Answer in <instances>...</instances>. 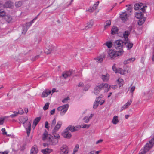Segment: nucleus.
<instances>
[{
  "label": "nucleus",
  "mask_w": 154,
  "mask_h": 154,
  "mask_svg": "<svg viewBox=\"0 0 154 154\" xmlns=\"http://www.w3.org/2000/svg\"><path fill=\"white\" fill-rule=\"evenodd\" d=\"M99 104H100V103H99L95 101L94 103V104L93 105V108H94V109H96L97 108V107H98V106Z\"/></svg>",
  "instance_id": "nucleus-42"
},
{
  "label": "nucleus",
  "mask_w": 154,
  "mask_h": 154,
  "mask_svg": "<svg viewBox=\"0 0 154 154\" xmlns=\"http://www.w3.org/2000/svg\"><path fill=\"white\" fill-rule=\"evenodd\" d=\"M5 19L6 21L8 23H10L12 20V18L9 15H6L5 16Z\"/></svg>",
  "instance_id": "nucleus-30"
},
{
  "label": "nucleus",
  "mask_w": 154,
  "mask_h": 154,
  "mask_svg": "<svg viewBox=\"0 0 154 154\" xmlns=\"http://www.w3.org/2000/svg\"><path fill=\"white\" fill-rule=\"evenodd\" d=\"M117 82L119 84V86L120 88L121 86H122L123 84H124V81L123 79L120 78H119V79L117 80Z\"/></svg>",
  "instance_id": "nucleus-27"
},
{
  "label": "nucleus",
  "mask_w": 154,
  "mask_h": 154,
  "mask_svg": "<svg viewBox=\"0 0 154 154\" xmlns=\"http://www.w3.org/2000/svg\"><path fill=\"white\" fill-rule=\"evenodd\" d=\"M51 91L49 90H46L45 91L43 92L42 95V97H47L51 94Z\"/></svg>",
  "instance_id": "nucleus-21"
},
{
  "label": "nucleus",
  "mask_w": 154,
  "mask_h": 154,
  "mask_svg": "<svg viewBox=\"0 0 154 154\" xmlns=\"http://www.w3.org/2000/svg\"><path fill=\"white\" fill-rule=\"evenodd\" d=\"M103 45H106L108 48H110L111 47H112V44L111 42L109 41V42H107Z\"/></svg>",
  "instance_id": "nucleus-34"
},
{
  "label": "nucleus",
  "mask_w": 154,
  "mask_h": 154,
  "mask_svg": "<svg viewBox=\"0 0 154 154\" xmlns=\"http://www.w3.org/2000/svg\"><path fill=\"white\" fill-rule=\"evenodd\" d=\"M49 103L48 102L43 107V109L44 110H46L47 109L49 106Z\"/></svg>",
  "instance_id": "nucleus-38"
},
{
  "label": "nucleus",
  "mask_w": 154,
  "mask_h": 154,
  "mask_svg": "<svg viewBox=\"0 0 154 154\" xmlns=\"http://www.w3.org/2000/svg\"><path fill=\"white\" fill-rule=\"evenodd\" d=\"M102 79L104 82H107L109 79V75L108 74H106V75H102Z\"/></svg>",
  "instance_id": "nucleus-24"
},
{
  "label": "nucleus",
  "mask_w": 154,
  "mask_h": 154,
  "mask_svg": "<svg viewBox=\"0 0 154 154\" xmlns=\"http://www.w3.org/2000/svg\"><path fill=\"white\" fill-rule=\"evenodd\" d=\"M106 24L104 26V28L105 29L108 27V26H109L111 24V21L110 20H107L105 23Z\"/></svg>",
  "instance_id": "nucleus-35"
},
{
  "label": "nucleus",
  "mask_w": 154,
  "mask_h": 154,
  "mask_svg": "<svg viewBox=\"0 0 154 154\" xmlns=\"http://www.w3.org/2000/svg\"><path fill=\"white\" fill-rule=\"evenodd\" d=\"M95 10V8L94 7H92V8L89 9L88 10V11L91 12L93 11L94 10Z\"/></svg>",
  "instance_id": "nucleus-56"
},
{
  "label": "nucleus",
  "mask_w": 154,
  "mask_h": 154,
  "mask_svg": "<svg viewBox=\"0 0 154 154\" xmlns=\"http://www.w3.org/2000/svg\"><path fill=\"white\" fill-rule=\"evenodd\" d=\"M117 73H119L121 74H124V71L122 69L119 68L118 69Z\"/></svg>",
  "instance_id": "nucleus-44"
},
{
  "label": "nucleus",
  "mask_w": 154,
  "mask_h": 154,
  "mask_svg": "<svg viewBox=\"0 0 154 154\" xmlns=\"http://www.w3.org/2000/svg\"><path fill=\"white\" fill-rule=\"evenodd\" d=\"M23 2L22 1H19L15 3V6L16 7L18 8L21 6Z\"/></svg>",
  "instance_id": "nucleus-32"
},
{
  "label": "nucleus",
  "mask_w": 154,
  "mask_h": 154,
  "mask_svg": "<svg viewBox=\"0 0 154 154\" xmlns=\"http://www.w3.org/2000/svg\"><path fill=\"white\" fill-rule=\"evenodd\" d=\"M118 118V117L117 116H114L112 121V122L114 124H117L119 122Z\"/></svg>",
  "instance_id": "nucleus-29"
},
{
  "label": "nucleus",
  "mask_w": 154,
  "mask_h": 154,
  "mask_svg": "<svg viewBox=\"0 0 154 154\" xmlns=\"http://www.w3.org/2000/svg\"><path fill=\"white\" fill-rule=\"evenodd\" d=\"M41 119V117H37L33 121V124H35V125H36L38 123Z\"/></svg>",
  "instance_id": "nucleus-31"
},
{
  "label": "nucleus",
  "mask_w": 154,
  "mask_h": 154,
  "mask_svg": "<svg viewBox=\"0 0 154 154\" xmlns=\"http://www.w3.org/2000/svg\"><path fill=\"white\" fill-rule=\"evenodd\" d=\"M33 23V20H32L31 22L27 23H26V25L25 26L27 27V28L28 29L31 26L32 24Z\"/></svg>",
  "instance_id": "nucleus-43"
},
{
  "label": "nucleus",
  "mask_w": 154,
  "mask_h": 154,
  "mask_svg": "<svg viewBox=\"0 0 154 154\" xmlns=\"http://www.w3.org/2000/svg\"><path fill=\"white\" fill-rule=\"evenodd\" d=\"M39 57V55H37L35 57H34L32 59V60L33 61H35L36 60L38 59Z\"/></svg>",
  "instance_id": "nucleus-55"
},
{
  "label": "nucleus",
  "mask_w": 154,
  "mask_h": 154,
  "mask_svg": "<svg viewBox=\"0 0 154 154\" xmlns=\"http://www.w3.org/2000/svg\"><path fill=\"white\" fill-rule=\"evenodd\" d=\"M128 17L126 12H122L120 15V19L124 22L128 20Z\"/></svg>",
  "instance_id": "nucleus-13"
},
{
  "label": "nucleus",
  "mask_w": 154,
  "mask_h": 154,
  "mask_svg": "<svg viewBox=\"0 0 154 154\" xmlns=\"http://www.w3.org/2000/svg\"><path fill=\"white\" fill-rule=\"evenodd\" d=\"M113 70L116 73H117L118 72V69H117L115 64L112 67Z\"/></svg>",
  "instance_id": "nucleus-50"
},
{
  "label": "nucleus",
  "mask_w": 154,
  "mask_h": 154,
  "mask_svg": "<svg viewBox=\"0 0 154 154\" xmlns=\"http://www.w3.org/2000/svg\"><path fill=\"white\" fill-rule=\"evenodd\" d=\"M17 113H18V114H20V115H21L23 114L24 113V111L23 109L20 108L19 109L18 111L17 112Z\"/></svg>",
  "instance_id": "nucleus-49"
},
{
  "label": "nucleus",
  "mask_w": 154,
  "mask_h": 154,
  "mask_svg": "<svg viewBox=\"0 0 154 154\" xmlns=\"http://www.w3.org/2000/svg\"><path fill=\"white\" fill-rule=\"evenodd\" d=\"M4 120V118H0V125H2L3 124Z\"/></svg>",
  "instance_id": "nucleus-58"
},
{
  "label": "nucleus",
  "mask_w": 154,
  "mask_h": 154,
  "mask_svg": "<svg viewBox=\"0 0 154 154\" xmlns=\"http://www.w3.org/2000/svg\"><path fill=\"white\" fill-rule=\"evenodd\" d=\"M126 7H127V10L128 11H129L130 12H131L132 11L131 6L130 5H126Z\"/></svg>",
  "instance_id": "nucleus-52"
},
{
  "label": "nucleus",
  "mask_w": 154,
  "mask_h": 154,
  "mask_svg": "<svg viewBox=\"0 0 154 154\" xmlns=\"http://www.w3.org/2000/svg\"><path fill=\"white\" fill-rule=\"evenodd\" d=\"M135 89V86H133L131 88L130 92L132 93V97H133V92Z\"/></svg>",
  "instance_id": "nucleus-51"
},
{
  "label": "nucleus",
  "mask_w": 154,
  "mask_h": 154,
  "mask_svg": "<svg viewBox=\"0 0 154 154\" xmlns=\"http://www.w3.org/2000/svg\"><path fill=\"white\" fill-rule=\"evenodd\" d=\"M143 14L142 12H137L135 14L136 17L138 18L139 19L143 17Z\"/></svg>",
  "instance_id": "nucleus-28"
},
{
  "label": "nucleus",
  "mask_w": 154,
  "mask_h": 154,
  "mask_svg": "<svg viewBox=\"0 0 154 154\" xmlns=\"http://www.w3.org/2000/svg\"><path fill=\"white\" fill-rule=\"evenodd\" d=\"M118 31V29L116 26H113L111 30V34L113 35L116 34Z\"/></svg>",
  "instance_id": "nucleus-22"
},
{
  "label": "nucleus",
  "mask_w": 154,
  "mask_h": 154,
  "mask_svg": "<svg viewBox=\"0 0 154 154\" xmlns=\"http://www.w3.org/2000/svg\"><path fill=\"white\" fill-rule=\"evenodd\" d=\"M114 46L117 49L123 50L122 48L124 46V42L120 40H117L115 42Z\"/></svg>",
  "instance_id": "nucleus-9"
},
{
  "label": "nucleus",
  "mask_w": 154,
  "mask_h": 154,
  "mask_svg": "<svg viewBox=\"0 0 154 154\" xmlns=\"http://www.w3.org/2000/svg\"><path fill=\"white\" fill-rule=\"evenodd\" d=\"M83 120L84 122L85 123H87L89 122V119L88 116H85L83 119Z\"/></svg>",
  "instance_id": "nucleus-46"
},
{
  "label": "nucleus",
  "mask_w": 154,
  "mask_h": 154,
  "mask_svg": "<svg viewBox=\"0 0 154 154\" xmlns=\"http://www.w3.org/2000/svg\"><path fill=\"white\" fill-rule=\"evenodd\" d=\"M28 29L27 27L23 26V31L22 32V33L25 34L27 31Z\"/></svg>",
  "instance_id": "nucleus-40"
},
{
  "label": "nucleus",
  "mask_w": 154,
  "mask_h": 154,
  "mask_svg": "<svg viewBox=\"0 0 154 154\" xmlns=\"http://www.w3.org/2000/svg\"><path fill=\"white\" fill-rule=\"evenodd\" d=\"M6 13L5 11L2 10H0V17H2L5 16Z\"/></svg>",
  "instance_id": "nucleus-39"
},
{
  "label": "nucleus",
  "mask_w": 154,
  "mask_h": 154,
  "mask_svg": "<svg viewBox=\"0 0 154 154\" xmlns=\"http://www.w3.org/2000/svg\"><path fill=\"white\" fill-rule=\"evenodd\" d=\"M68 153V148L66 145H63L61 147L60 154H67Z\"/></svg>",
  "instance_id": "nucleus-14"
},
{
  "label": "nucleus",
  "mask_w": 154,
  "mask_h": 154,
  "mask_svg": "<svg viewBox=\"0 0 154 154\" xmlns=\"http://www.w3.org/2000/svg\"><path fill=\"white\" fill-rule=\"evenodd\" d=\"M3 6L5 8H12L13 7V4L12 2L10 1L6 2L3 5Z\"/></svg>",
  "instance_id": "nucleus-17"
},
{
  "label": "nucleus",
  "mask_w": 154,
  "mask_h": 154,
  "mask_svg": "<svg viewBox=\"0 0 154 154\" xmlns=\"http://www.w3.org/2000/svg\"><path fill=\"white\" fill-rule=\"evenodd\" d=\"M101 100V97L100 96H99L96 98L95 101L100 103V101Z\"/></svg>",
  "instance_id": "nucleus-53"
},
{
  "label": "nucleus",
  "mask_w": 154,
  "mask_h": 154,
  "mask_svg": "<svg viewBox=\"0 0 154 154\" xmlns=\"http://www.w3.org/2000/svg\"><path fill=\"white\" fill-rule=\"evenodd\" d=\"M84 84L82 82H80L78 85V86L79 87H82L83 86Z\"/></svg>",
  "instance_id": "nucleus-61"
},
{
  "label": "nucleus",
  "mask_w": 154,
  "mask_h": 154,
  "mask_svg": "<svg viewBox=\"0 0 154 154\" xmlns=\"http://www.w3.org/2000/svg\"><path fill=\"white\" fill-rule=\"evenodd\" d=\"M79 147V145L78 144H76L74 149V152L73 154H75V153L76 152L78 151V149Z\"/></svg>",
  "instance_id": "nucleus-47"
},
{
  "label": "nucleus",
  "mask_w": 154,
  "mask_h": 154,
  "mask_svg": "<svg viewBox=\"0 0 154 154\" xmlns=\"http://www.w3.org/2000/svg\"><path fill=\"white\" fill-rule=\"evenodd\" d=\"M94 24V22L92 20H91L87 23V25L85 27L86 29L92 27Z\"/></svg>",
  "instance_id": "nucleus-23"
},
{
  "label": "nucleus",
  "mask_w": 154,
  "mask_h": 154,
  "mask_svg": "<svg viewBox=\"0 0 154 154\" xmlns=\"http://www.w3.org/2000/svg\"><path fill=\"white\" fill-rule=\"evenodd\" d=\"M103 141V140L100 139L96 142V144H97L100 143L102 142Z\"/></svg>",
  "instance_id": "nucleus-62"
},
{
  "label": "nucleus",
  "mask_w": 154,
  "mask_h": 154,
  "mask_svg": "<svg viewBox=\"0 0 154 154\" xmlns=\"http://www.w3.org/2000/svg\"><path fill=\"white\" fill-rule=\"evenodd\" d=\"M64 138L70 139L72 137L71 133L66 129L62 134Z\"/></svg>",
  "instance_id": "nucleus-11"
},
{
  "label": "nucleus",
  "mask_w": 154,
  "mask_h": 154,
  "mask_svg": "<svg viewBox=\"0 0 154 154\" xmlns=\"http://www.w3.org/2000/svg\"><path fill=\"white\" fill-rule=\"evenodd\" d=\"M154 144V137L152 138L148 143H146L144 149L139 154H146L153 146Z\"/></svg>",
  "instance_id": "nucleus-3"
},
{
  "label": "nucleus",
  "mask_w": 154,
  "mask_h": 154,
  "mask_svg": "<svg viewBox=\"0 0 154 154\" xmlns=\"http://www.w3.org/2000/svg\"><path fill=\"white\" fill-rule=\"evenodd\" d=\"M129 34H130L129 32L128 31H126L123 34V36L125 39H128L127 38L128 37ZM125 40L126 39H125Z\"/></svg>",
  "instance_id": "nucleus-33"
},
{
  "label": "nucleus",
  "mask_w": 154,
  "mask_h": 154,
  "mask_svg": "<svg viewBox=\"0 0 154 154\" xmlns=\"http://www.w3.org/2000/svg\"><path fill=\"white\" fill-rule=\"evenodd\" d=\"M117 87V86L116 85H110L109 87L108 86V87L107 88H107V91H106L107 92L109 91L110 88H111L113 89H116V88Z\"/></svg>",
  "instance_id": "nucleus-36"
},
{
  "label": "nucleus",
  "mask_w": 154,
  "mask_h": 154,
  "mask_svg": "<svg viewBox=\"0 0 154 154\" xmlns=\"http://www.w3.org/2000/svg\"><path fill=\"white\" fill-rule=\"evenodd\" d=\"M124 46H125L128 49H130L131 48L133 45V44L132 43H131L127 39L125 40V42H124Z\"/></svg>",
  "instance_id": "nucleus-16"
},
{
  "label": "nucleus",
  "mask_w": 154,
  "mask_h": 154,
  "mask_svg": "<svg viewBox=\"0 0 154 154\" xmlns=\"http://www.w3.org/2000/svg\"><path fill=\"white\" fill-rule=\"evenodd\" d=\"M55 112V109H53L50 111V114L51 115H53Z\"/></svg>",
  "instance_id": "nucleus-60"
},
{
  "label": "nucleus",
  "mask_w": 154,
  "mask_h": 154,
  "mask_svg": "<svg viewBox=\"0 0 154 154\" xmlns=\"http://www.w3.org/2000/svg\"><path fill=\"white\" fill-rule=\"evenodd\" d=\"M20 122L22 123L23 126L25 128L27 136L29 137L31 130V124L30 122H27L28 118L27 117H24L23 116L20 117L19 119Z\"/></svg>",
  "instance_id": "nucleus-2"
},
{
  "label": "nucleus",
  "mask_w": 154,
  "mask_h": 154,
  "mask_svg": "<svg viewBox=\"0 0 154 154\" xmlns=\"http://www.w3.org/2000/svg\"><path fill=\"white\" fill-rule=\"evenodd\" d=\"M123 50H119L118 51H115L114 50H110L108 52V55L111 58H114L116 57L120 56L123 53Z\"/></svg>",
  "instance_id": "nucleus-5"
},
{
  "label": "nucleus",
  "mask_w": 154,
  "mask_h": 154,
  "mask_svg": "<svg viewBox=\"0 0 154 154\" xmlns=\"http://www.w3.org/2000/svg\"><path fill=\"white\" fill-rule=\"evenodd\" d=\"M53 150L50 148H46L45 149H42L41 150V152L43 154H49Z\"/></svg>",
  "instance_id": "nucleus-20"
},
{
  "label": "nucleus",
  "mask_w": 154,
  "mask_h": 154,
  "mask_svg": "<svg viewBox=\"0 0 154 154\" xmlns=\"http://www.w3.org/2000/svg\"><path fill=\"white\" fill-rule=\"evenodd\" d=\"M135 60V58H131L126 60H125L124 61V64L125 65Z\"/></svg>",
  "instance_id": "nucleus-25"
},
{
  "label": "nucleus",
  "mask_w": 154,
  "mask_h": 154,
  "mask_svg": "<svg viewBox=\"0 0 154 154\" xmlns=\"http://www.w3.org/2000/svg\"><path fill=\"white\" fill-rule=\"evenodd\" d=\"M42 140H47L49 142V144L51 145H55L58 142V140L54 137L51 135L48 134L46 131L43 134Z\"/></svg>",
  "instance_id": "nucleus-1"
},
{
  "label": "nucleus",
  "mask_w": 154,
  "mask_h": 154,
  "mask_svg": "<svg viewBox=\"0 0 154 154\" xmlns=\"http://www.w3.org/2000/svg\"><path fill=\"white\" fill-rule=\"evenodd\" d=\"M145 18L143 17L139 18L138 23L139 25H141L144 22Z\"/></svg>",
  "instance_id": "nucleus-26"
},
{
  "label": "nucleus",
  "mask_w": 154,
  "mask_h": 154,
  "mask_svg": "<svg viewBox=\"0 0 154 154\" xmlns=\"http://www.w3.org/2000/svg\"><path fill=\"white\" fill-rule=\"evenodd\" d=\"M55 48L54 45L49 44L47 45L46 48L44 52L47 54L51 53L52 51H54Z\"/></svg>",
  "instance_id": "nucleus-7"
},
{
  "label": "nucleus",
  "mask_w": 154,
  "mask_h": 154,
  "mask_svg": "<svg viewBox=\"0 0 154 154\" xmlns=\"http://www.w3.org/2000/svg\"><path fill=\"white\" fill-rule=\"evenodd\" d=\"M105 55L104 54H102L99 56H97L94 58L95 60L98 63H100L103 62V59H105Z\"/></svg>",
  "instance_id": "nucleus-15"
},
{
  "label": "nucleus",
  "mask_w": 154,
  "mask_h": 154,
  "mask_svg": "<svg viewBox=\"0 0 154 154\" xmlns=\"http://www.w3.org/2000/svg\"><path fill=\"white\" fill-rule=\"evenodd\" d=\"M48 123L47 121H46L45 123V127L46 128L48 129L49 126L48 125Z\"/></svg>",
  "instance_id": "nucleus-57"
},
{
  "label": "nucleus",
  "mask_w": 154,
  "mask_h": 154,
  "mask_svg": "<svg viewBox=\"0 0 154 154\" xmlns=\"http://www.w3.org/2000/svg\"><path fill=\"white\" fill-rule=\"evenodd\" d=\"M95 151L92 150L91 151L89 152L88 153V154H95Z\"/></svg>",
  "instance_id": "nucleus-64"
},
{
  "label": "nucleus",
  "mask_w": 154,
  "mask_h": 154,
  "mask_svg": "<svg viewBox=\"0 0 154 154\" xmlns=\"http://www.w3.org/2000/svg\"><path fill=\"white\" fill-rule=\"evenodd\" d=\"M90 125L83 124L80 126H82V128H88L90 127Z\"/></svg>",
  "instance_id": "nucleus-48"
},
{
  "label": "nucleus",
  "mask_w": 154,
  "mask_h": 154,
  "mask_svg": "<svg viewBox=\"0 0 154 154\" xmlns=\"http://www.w3.org/2000/svg\"><path fill=\"white\" fill-rule=\"evenodd\" d=\"M62 123L61 121L58 122L57 124L55 126L52 130V134L55 137V138L58 140L60 138V136L59 134L56 133L61 126Z\"/></svg>",
  "instance_id": "nucleus-6"
},
{
  "label": "nucleus",
  "mask_w": 154,
  "mask_h": 154,
  "mask_svg": "<svg viewBox=\"0 0 154 154\" xmlns=\"http://www.w3.org/2000/svg\"><path fill=\"white\" fill-rule=\"evenodd\" d=\"M12 112L14 113V114L10 115V116H8L7 117L8 118L9 117H10L12 118H13L17 116L18 115V113H17V112H16L13 111Z\"/></svg>",
  "instance_id": "nucleus-37"
},
{
  "label": "nucleus",
  "mask_w": 154,
  "mask_h": 154,
  "mask_svg": "<svg viewBox=\"0 0 154 154\" xmlns=\"http://www.w3.org/2000/svg\"><path fill=\"white\" fill-rule=\"evenodd\" d=\"M72 73V72L71 71H64L62 73V75L64 78H66L70 76Z\"/></svg>",
  "instance_id": "nucleus-18"
},
{
  "label": "nucleus",
  "mask_w": 154,
  "mask_h": 154,
  "mask_svg": "<svg viewBox=\"0 0 154 154\" xmlns=\"http://www.w3.org/2000/svg\"><path fill=\"white\" fill-rule=\"evenodd\" d=\"M38 152L37 147L36 145H34L30 151V154H37Z\"/></svg>",
  "instance_id": "nucleus-19"
},
{
  "label": "nucleus",
  "mask_w": 154,
  "mask_h": 154,
  "mask_svg": "<svg viewBox=\"0 0 154 154\" xmlns=\"http://www.w3.org/2000/svg\"><path fill=\"white\" fill-rule=\"evenodd\" d=\"M132 102V101L131 100H130L125 105H124L125 106L126 108H127L131 104Z\"/></svg>",
  "instance_id": "nucleus-41"
},
{
  "label": "nucleus",
  "mask_w": 154,
  "mask_h": 154,
  "mask_svg": "<svg viewBox=\"0 0 154 154\" xmlns=\"http://www.w3.org/2000/svg\"><path fill=\"white\" fill-rule=\"evenodd\" d=\"M81 126H80L74 127L72 126L71 125H69L66 128V129H67L68 131L69 130L71 132H74L79 130Z\"/></svg>",
  "instance_id": "nucleus-12"
},
{
  "label": "nucleus",
  "mask_w": 154,
  "mask_h": 154,
  "mask_svg": "<svg viewBox=\"0 0 154 154\" xmlns=\"http://www.w3.org/2000/svg\"><path fill=\"white\" fill-rule=\"evenodd\" d=\"M127 108L124 105L121 108V111H122L124 109Z\"/></svg>",
  "instance_id": "nucleus-63"
},
{
  "label": "nucleus",
  "mask_w": 154,
  "mask_h": 154,
  "mask_svg": "<svg viewBox=\"0 0 154 154\" xmlns=\"http://www.w3.org/2000/svg\"><path fill=\"white\" fill-rule=\"evenodd\" d=\"M56 123V121L55 119L54 118L52 121L51 125V128H53L55 125Z\"/></svg>",
  "instance_id": "nucleus-45"
},
{
  "label": "nucleus",
  "mask_w": 154,
  "mask_h": 154,
  "mask_svg": "<svg viewBox=\"0 0 154 154\" xmlns=\"http://www.w3.org/2000/svg\"><path fill=\"white\" fill-rule=\"evenodd\" d=\"M146 6H143L142 3H137L134 5V8L135 10H141L143 12H144Z\"/></svg>",
  "instance_id": "nucleus-10"
},
{
  "label": "nucleus",
  "mask_w": 154,
  "mask_h": 154,
  "mask_svg": "<svg viewBox=\"0 0 154 154\" xmlns=\"http://www.w3.org/2000/svg\"><path fill=\"white\" fill-rule=\"evenodd\" d=\"M108 84L107 83H102L99 84L97 85L95 88L94 92L95 94L97 95L99 94L100 91L104 88H106L108 87Z\"/></svg>",
  "instance_id": "nucleus-4"
},
{
  "label": "nucleus",
  "mask_w": 154,
  "mask_h": 154,
  "mask_svg": "<svg viewBox=\"0 0 154 154\" xmlns=\"http://www.w3.org/2000/svg\"><path fill=\"white\" fill-rule=\"evenodd\" d=\"M69 97H67L63 100L62 102L63 103H66V102L69 100Z\"/></svg>",
  "instance_id": "nucleus-54"
},
{
  "label": "nucleus",
  "mask_w": 154,
  "mask_h": 154,
  "mask_svg": "<svg viewBox=\"0 0 154 154\" xmlns=\"http://www.w3.org/2000/svg\"><path fill=\"white\" fill-rule=\"evenodd\" d=\"M69 107V105L68 104L60 106L57 108V110L59 111H60V114L63 115L67 111Z\"/></svg>",
  "instance_id": "nucleus-8"
},
{
  "label": "nucleus",
  "mask_w": 154,
  "mask_h": 154,
  "mask_svg": "<svg viewBox=\"0 0 154 154\" xmlns=\"http://www.w3.org/2000/svg\"><path fill=\"white\" fill-rule=\"evenodd\" d=\"M3 132V134L4 135L7 134V132H5V128H2L1 130Z\"/></svg>",
  "instance_id": "nucleus-59"
}]
</instances>
